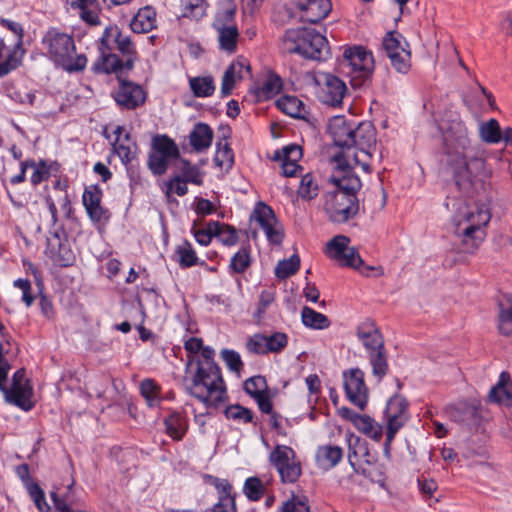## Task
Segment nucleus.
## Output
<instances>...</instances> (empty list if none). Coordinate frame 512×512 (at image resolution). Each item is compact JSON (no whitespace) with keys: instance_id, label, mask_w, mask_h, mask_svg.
Returning <instances> with one entry per match:
<instances>
[{"instance_id":"obj_24","label":"nucleus","mask_w":512,"mask_h":512,"mask_svg":"<svg viewBox=\"0 0 512 512\" xmlns=\"http://www.w3.org/2000/svg\"><path fill=\"white\" fill-rule=\"evenodd\" d=\"M24 50L22 44L12 43L7 45L4 39H0V77L15 70L21 63Z\"/></svg>"},{"instance_id":"obj_30","label":"nucleus","mask_w":512,"mask_h":512,"mask_svg":"<svg viewBox=\"0 0 512 512\" xmlns=\"http://www.w3.org/2000/svg\"><path fill=\"white\" fill-rule=\"evenodd\" d=\"M343 458V449L336 445H322L316 450L315 460L322 470L334 468Z\"/></svg>"},{"instance_id":"obj_59","label":"nucleus","mask_w":512,"mask_h":512,"mask_svg":"<svg viewBox=\"0 0 512 512\" xmlns=\"http://www.w3.org/2000/svg\"><path fill=\"white\" fill-rule=\"evenodd\" d=\"M221 357L231 371L239 372L243 368L241 357L236 351L224 349L221 351Z\"/></svg>"},{"instance_id":"obj_20","label":"nucleus","mask_w":512,"mask_h":512,"mask_svg":"<svg viewBox=\"0 0 512 512\" xmlns=\"http://www.w3.org/2000/svg\"><path fill=\"white\" fill-rule=\"evenodd\" d=\"M355 122L348 120L345 116L338 115L329 119L328 132L332 137L338 151L347 149L351 140V133Z\"/></svg>"},{"instance_id":"obj_61","label":"nucleus","mask_w":512,"mask_h":512,"mask_svg":"<svg viewBox=\"0 0 512 512\" xmlns=\"http://www.w3.org/2000/svg\"><path fill=\"white\" fill-rule=\"evenodd\" d=\"M287 345V336L284 333H275L267 336V352H279Z\"/></svg>"},{"instance_id":"obj_25","label":"nucleus","mask_w":512,"mask_h":512,"mask_svg":"<svg viewBox=\"0 0 512 512\" xmlns=\"http://www.w3.org/2000/svg\"><path fill=\"white\" fill-rule=\"evenodd\" d=\"M357 337L370 353L384 349V342L379 329L371 320L361 322L357 327Z\"/></svg>"},{"instance_id":"obj_21","label":"nucleus","mask_w":512,"mask_h":512,"mask_svg":"<svg viewBox=\"0 0 512 512\" xmlns=\"http://www.w3.org/2000/svg\"><path fill=\"white\" fill-rule=\"evenodd\" d=\"M114 98L117 104L123 108L134 109L142 105L146 97L143 89L139 85L122 81Z\"/></svg>"},{"instance_id":"obj_23","label":"nucleus","mask_w":512,"mask_h":512,"mask_svg":"<svg viewBox=\"0 0 512 512\" xmlns=\"http://www.w3.org/2000/svg\"><path fill=\"white\" fill-rule=\"evenodd\" d=\"M244 389L256 400L258 407L262 412L267 414L272 413V403L270 396L267 393V384L264 377L254 376L249 378L244 383Z\"/></svg>"},{"instance_id":"obj_9","label":"nucleus","mask_w":512,"mask_h":512,"mask_svg":"<svg viewBox=\"0 0 512 512\" xmlns=\"http://www.w3.org/2000/svg\"><path fill=\"white\" fill-rule=\"evenodd\" d=\"M283 482L293 483L301 475V462L294 450L285 445H277L269 456Z\"/></svg>"},{"instance_id":"obj_39","label":"nucleus","mask_w":512,"mask_h":512,"mask_svg":"<svg viewBox=\"0 0 512 512\" xmlns=\"http://www.w3.org/2000/svg\"><path fill=\"white\" fill-rule=\"evenodd\" d=\"M301 320L304 326L314 330H323L330 326L327 316L307 306L302 308Z\"/></svg>"},{"instance_id":"obj_19","label":"nucleus","mask_w":512,"mask_h":512,"mask_svg":"<svg viewBox=\"0 0 512 512\" xmlns=\"http://www.w3.org/2000/svg\"><path fill=\"white\" fill-rule=\"evenodd\" d=\"M302 21L318 23L327 17L332 9L330 0H297Z\"/></svg>"},{"instance_id":"obj_51","label":"nucleus","mask_w":512,"mask_h":512,"mask_svg":"<svg viewBox=\"0 0 512 512\" xmlns=\"http://www.w3.org/2000/svg\"><path fill=\"white\" fill-rule=\"evenodd\" d=\"M27 491L39 512H49L50 506L45 499L43 490L36 483H27Z\"/></svg>"},{"instance_id":"obj_34","label":"nucleus","mask_w":512,"mask_h":512,"mask_svg":"<svg viewBox=\"0 0 512 512\" xmlns=\"http://www.w3.org/2000/svg\"><path fill=\"white\" fill-rule=\"evenodd\" d=\"M217 39L221 51L227 54H233L237 50L239 31L236 25L228 27L215 28Z\"/></svg>"},{"instance_id":"obj_63","label":"nucleus","mask_w":512,"mask_h":512,"mask_svg":"<svg viewBox=\"0 0 512 512\" xmlns=\"http://www.w3.org/2000/svg\"><path fill=\"white\" fill-rule=\"evenodd\" d=\"M187 183L179 175L172 178L167 184V193H174L178 196H184L187 191Z\"/></svg>"},{"instance_id":"obj_46","label":"nucleus","mask_w":512,"mask_h":512,"mask_svg":"<svg viewBox=\"0 0 512 512\" xmlns=\"http://www.w3.org/2000/svg\"><path fill=\"white\" fill-rule=\"evenodd\" d=\"M181 5L184 17L198 20L206 13L207 4L205 0H182Z\"/></svg>"},{"instance_id":"obj_7","label":"nucleus","mask_w":512,"mask_h":512,"mask_svg":"<svg viewBox=\"0 0 512 512\" xmlns=\"http://www.w3.org/2000/svg\"><path fill=\"white\" fill-rule=\"evenodd\" d=\"M343 66L351 77L354 86H360L374 71V58L370 51L362 46L347 48L343 53Z\"/></svg>"},{"instance_id":"obj_47","label":"nucleus","mask_w":512,"mask_h":512,"mask_svg":"<svg viewBox=\"0 0 512 512\" xmlns=\"http://www.w3.org/2000/svg\"><path fill=\"white\" fill-rule=\"evenodd\" d=\"M180 177L184 179L188 183H192L195 185H201L203 182V173L200 169L192 165L191 163L182 160L179 166Z\"/></svg>"},{"instance_id":"obj_45","label":"nucleus","mask_w":512,"mask_h":512,"mask_svg":"<svg viewBox=\"0 0 512 512\" xmlns=\"http://www.w3.org/2000/svg\"><path fill=\"white\" fill-rule=\"evenodd\" d=\"M300 267V258L294 254L289 259L279 261L275 268V275L280 279H286L295 274Z\"/></svg>"},{"instance_id":"obj_1","label":"nucleus","mask_w":512,"mask_h":512,"mask_svg":"<svg viewBox=\"0 0 512 512\" xmlns=\"http://www.w3.org/2000/svg\"><path fill=\"white\" fill-rule=\"evenodd\" d=\"M447 165L457 192H450L445 207L451 213L454 233L461 238L467 250H474L484 240V228L491 218L490 209L487 204L469 202L458 193L469 194L482 188L491 172L478 148L447 157Z\"/></svg>"},{"instance_id":"obj_27","label":"nucleus","mask_w":512,"mask_h":512,"mask_svg":"<svg viewBox=\"0 0 512 512\" xmlns=\"http://www.w3.org/2000/svg\"><path fill=\"white\" fill-rule=\"evenodd\" d=\"M132 66L133 58H127L126 62L122 63L117 55L102 51L101 57L93 64V70L96 73H115L120 77L124 72L130 70Z\"/></svg>"},{"instance_id":"obj_36","label":"nucleus","mask_w":512,"mask_h":512,"mask_svg":"<svg viewBox=\"0 0 512 512\" xmlns=\"http://www.w3.org/2000/svg\"><path fill=\"white\" fill-rule=\"evenodd\" d=\"M498 328L505 336L512 335V301L509 296H503L498 300Z\"/></svg>"},{"instance_id":"obj_32","label":"nucleus","mask_w":512,"mask_h":512,"mask_svg":"<svg viewBox=\"0 0 512 512\" xmlns=\"http://www.w3.org/2000/svg\"><path fill=\"white\" fill-rule=\"evenodd\" d=\"M189 140L194 150L201 152L207 150L213 140L212 129L204 123H198L189 134Z\"/></svg>"},{"instance_id":"obj_26","label":"nucleus","mask_w":512,"mask_h":512,"mask_svg":"<svg viewBox=\"0 0 512 512\" xmlns=\"http://www.w3.org/2000/svg\"><path fill=\"white\" fill-rule=\"evenodd\" d=\"M302 157L301 147L298 145H289L281 151H276L274 159L280 162L282 173L286 177H293L301 168L298 161Z\"/></svg>"},{"instance_id":"obj_3","label":"nucleus","mask_w":512,"mask_h":512,"mask_svg":"<svg viewBox=\"0 0 512 512\" xmlns=\"http://www.w3.org/2000/svg\"><path fill=\"white\" fill-rule=\"evenodd\" d=\"M214 351H203V361L197 362V369L186 382L187 392L207 408H216L227 399L225 384L220 368L213 361Z\"/></svg>"},{"instance_id":"obj_44","label":"nucleus","mask_w":512,"mask_h":512,"mask_svg":"<svg viewBox=\"0 0 512 512\" xmlns=\"http://www.w3.org/2000/svg\"><path fill=\"white\" fill-rule=\"evenodd\" d=\"M211 231L214 232V237L226 246H232L238 240L236 230L229 225L212 222Z\"/></svg>"},{"instance_id":"obj_49","label":"nucleus","mask_w":512,"mask_h":512,"mask_svg":"<svg viewBox=\"0 0 512 512\" xmlns=\"http://www.w3.org/2000/svg\"><path fill=\"white\" fill-rule=\"evenodd\" d=\"M318 185L311 174L302 177L298 193L302 199L311 200L318 195Z\"/></svg>"},{"instance_id":"obj_52","label":"nucleus","mask_w":512,"mask_h":512,"mask_svg":"<svg viewBox=\"0 0 512 512\" xmlns=\"http://www.w3.org/2000/svg\"><path fill=\"white\" fill-rule=\"evenodd\" d=\"M251 264V257L249 250L246 248L240 249L232 258L230 268L233 272L242 273Z\"/></svg>"},{"instance_id":"obj_29","label":"nucleus","mask_w":512,"mask_h":512,"mask_svg":"<svg viewBox=\"0 0 512 512\" xmlns=\"http://www.w3.org/2000/svg\"><path fill=\"white\" fill-rule=\"evenodd\" d=\"M101 190L96 186H90L83 193V204L93 222H99L105 218V210L101 206Z\"/></svg>"},{"instance_id":"obj_33","label":"nucleus","mask_w":512,"mask_h":512,"mask_svg":"<svg viewBox=\"0 0 512 512\" xmlns=\"http://www.w3.org/2000/svg\"><path fill=\"white\" fill-rule=\"evenodd\" d=\"M131 29L136 33H148L156 26V12L152 7L139 9L130 23Z\"/></svg>"},{"instance_id":"obj_18","label":"nucleus","mask_w":512,"mask_h":512,"mask_svg":"<svg viewBox=\"0 0 512 512\" xmlns=\"http://www.w3.org/2000/svg\"><path fill=\"white\" fill-rule=\"evenodd\" d=\"M250 72V64L244 57H237L226 69L222 77L221 93L228 96L246 74Z\"/></svg>"},{"instance_id":"obj_5","label":"nucleus","mask_w":512,"mask_h":512,"mask_svg":"<svg viewBox=\"0 0 512 512\" xmlns=\"http://www.w3.org/2000/svg\"><path fill=\"white\" fill-rule=\"evenodd\" d=\"M49 57L68 72L82 71L87 65L85 54H77L73 38L56 30H50L43 38Z\"/></svg>"},{"instance_id":"obj_11","label":"nucleus","mask_w":512,"mask_h":512,"mask_svg":"<svg viewBox=\"0 0 512 512\" xmlns=\"http://www.w3.org/2000/svg\"><path fill=\"white\" fill-rule=\"evenodd\" d=\"M383 47L392 66L400 73L408 72L411 53L405 38L400 33L390 32L383 39Z\"/></svg>"},{"instance_id":"obj_40","label":"nucleus","mask_w":512,"mask_h":512,"mask_svg":"<svg viewBox=\"0 0 512 512\" xmlns=\"http://www.w3.org/2000/svg\"><path fill=\"white\" fill-rule=\"evenodd\" d=\"M167 434L174 440H181L188 429V423L180 413H173L165 419Z\"/></svg>"},{"instance_id":"obj_53","label":"nucleus","mask_w":512,"mask_h":512,"mask_svg":"<svg viewBox=\"0 0 512 512\" xmlns=\"http://www.w3.org/2000/svg\"><path fill=\"white\" fill-rule=\"evenodd\" d=\"M155 151L166 155L169 158H175L178 155V148L175 143L166 136L156 137L154 140Z\"/></svg>"},{"instance_id":"obj_10","label":"nucleus","mask_w":512,"mask_h":512,"mask_svg":"<svg viewBox=\"0 0 512 512\" xmlns=\"http://www.w3.org/2000/svg\"><path fill=\"white\" fill-rule=\"evenodd\" d=\"M444 144L447 157L476 148L472 144L471 133L466 124L459 118L450 122L444 135Z\"/></svg>"},{"instance_id":"obj_13","label":"nucleus","mask_w":512,"mask_h":512,"mask_svg":"<svg viewBox=\"0 0 512 512\" xmlns=\"http://www.w3.org/2000/svg\"><path fill=\"white\" fill-rule=\"evenodd\" d=\"M318 99L329 106H339L346 94V84L338 77L322 73L315 78Z\"/></svg>"},{"instance_id":"obj_64","label":"nucleus","mask_w":512,"mask_h":512,"mask_svg":"<svg viewBox=\"0 0 512 512\" xmlns=\"http://www.w3.org/2000/svg\"><path fill=\"white\" fill-rule=\"evenodd\" d=\"M213 512H236V506L233 496L220 498L218 503L213 506Z\"/></svg>"},{"instance_id":"obj_14","label":"nucleus","mask_w":512,"mask_h":512,"mask_svg":"<svg viewBox=\"0 0 512 512\" xmlns=\"http://www.w3.org/2000/svg\"><path fill=\"white\" fill-rule=\"evenodd\" d=\"M251 220L263 229L270 243L279 244L282 241V226L268 205L259 203L251 215Z\"/></svg>"},{"instance_id":"obj_56","label":"nucleus","mask_w":512,"mask_h":512,"mask_svg":"<svg viewBox=\"0 0 512 512\" xmlns=\"http://www.w3.org/2000/svg\"><path fill=\"white\" fill-rule=\"evenodd\" d=\"M171 158L155 150L150 154L148 165L154 174L161 175L166 171L167 164Z\"/></svg>"},{"instance_id":"obj_2","label":"nucleus","mask_w":512,"mask_h":512,"mask_svg":"<svg viewBox=\"0 0 512 512\" xmlns=\"http://www.w3.org/2000/svg\"><path fill=\"white\" fill-rule=\"evenodd\" d=\"M351 140L347 149L335 151L330 159L333 167V180L344 185L350 190L360 189L362 183L353 169L360 166L363 171L370 172V160L375 150L376 132L369 122L354 124Z\"/></svg>"},{"instance_id":"obj_60","label":"nucleus","mask_w":512,"mask_h":512,"mask_svg":"<svg viewBox=\"0 0 512 512\" xmlns=\"http://www.w3.org/2000/svg\"><path fill=\"white\" fill-rule=\"evenodd\" d=\"M246 346L252 353L267 354V336L256 334L248 339Z\"/></svg>"},{"instance_id":"obj_22","label":"nucleus","mask_w":512,"mask_h":512,"mask_svg":"<svg viewBox=\"0 0 512 512\" xmlns=\"http://www.w3.org/2000/svg\"><path fill=\"white\" fill-rule=\"evenodd\" d=\"M101 44L107 50L117 48L123 55L132 58L135 53L134 46L127 35H123L117 26L106 27L102 38Z\"/></svg>"},{"instance_id":"obj_15","label":"nucleus","mask_w":512,"mask_h":512,"mask_svg":"<svg viewBox=\"0 0 512 512\" xmlns=\"http://www.w3.org/2000/svg\"><path fill=\"white\" fill-rule=\"evenodd\" d=\"M343 378L348 399L360 409H364L368 401L364 373L358 368H352L343 373Z\"/></svg>"},{"instance_id":"obj_31","label":"nucleus","mask_w":512,"mask_h":512,"mask_svg":"<svg viewBox=\"0 0 512 512\" xmlns=\"http://www.w3.org/2000/svg\"><path fill=\"white\" fill-rule=\"evenodd\" d=\"M489 398L491 401L502 405H512V381L507 372L500 374L498 383L489 393Z\"/></svg>"},{"instance_id":"obj_42","label":"nucleus","mask_w":512,"mask_h":512,"mask_svg":"<svg viewBox=\"0 0 512 512\" xmlns=\"http://www.w3.org/2000/svg\"><path fill=\"white\" fill-rule=\"evenodd\" d=\"M479 135L487 143H498L503 140V131H501L499 123L495 119L481 123Z\"/></svg>"},{"instance_id":"obj_58","label":"nucleus","mask_w":512,"mask_h":512,"mask_svg":"<svg viewBox=\"0 0 512 512\" xmlns=\"http://www.w3.org/2000/svg\"><path fill=\"white\" fill-rule=\"evenodd\" d=\"M0 25L10 31L13 36V43L23 44L24 29L23 26L14 20L0 18Z\"/></svg>"},{"instance_id":"obj_50","label":"nucleus","mask_w":512,"mask_h":512,"mask_svg":"<svg viewBox=\"0 0 512 512\" xmlns=\"http://www.w3.org/2000/svg\"><path fill=\"white\" fill-rule=\"evenodd\" d=\"M370 355V363L372 365L373 374L381 379L384 375H386L388 370L387 360L384 354V349H379L378 351H373L369 353Z\"/></svg>"},{"instance_id":"obj_57","label":"nucleus","mask_w":512,"mask_h":512,"mask_svg":"<svg viewBox=\"0 0 512 512\" xmlns=\"http://www.w3.org/2000/svg\"><path fill=\"white\" fill-rule=\"evenodd\" d=\"M264 492V486L260 479L256 477L248 478L244 485L245 495L252 501H257L261 498Z\"/></svg>"},{"instance_id":"obj_4","label":"nucleus","mask_w":512,"mask_h":512,"mask_svg":"<svg viewBox=\"0 0 512 512\" xmlns=\"http://www.w3.org/2000/svg\"><path fill=\"white\" fill-rule=\"evenodd\" d=\"M283 49L312 60H324L329 56L328 41L313 28H295L285 32Z\"/></svg>"},{"instance_id":"obj_48","label":"nucleus","mask_w":512,"mask_h":512,"mask_svg":"<svg viewBox=\"0 0 512 512\" xmlns=\"http://www.w3.org/2000/svg\"><path fill=\"white\" fill-rule=\"evenodd\" d=\"M176 254L178 256L179 264L182 267H191L197 264L198 258L196 253L192 248V245L188 242H183L182 244L178 245Z\"/></svg>"},{"instance_id":"obj_41","label":"nucleus","mask_w":512,"mask_h":512,"mask_svg":"<svg viewBox=\"0 0 512 512\" xmlns=\"http://www.w3.org/2000/svg\"><path fill=\"white\" fill-rule=\"evenodd\" d=\"M189 85L196 97H209L215 91L214 79L211 76L190 78Z\"/></svg>"},{"instance_id":"obj_17","label":"nucleus","mask_w":512,"mask_h":512,"mask_svg":"<svg viewBox=\"0 0 512 512\" xmlns=\"http://www.w3.org/2000/svg\"><path fill=\"white\" fill-rule=\"evenodd\" d=\"M68 11L77 15L90 26H98L100 21V8L98 0H65Z\"/></svg>"},{"instance_id":"obj_8","label":"nucleus","mask_w":512,"mask_h":512,"mask_svg":"<svg viewBox=\"0 0 512 512\" xmlns=\"http://www.w3.org/2000/svg\"><path fill=\"white\" fill-rule=\"evenodd\" d=\"M386 423V441L384 445V453L389 456L390 445L397 432L409 420V404L401 395L392 396L386 405L384 412Z\"/></svg>"},{"instance_id":"obj_16","label":"nucleus","mask_w":512,"mask_h":512,"mask_svg":"<svg viewBox=\"0 0 512 512\" xmlns=\"http://www.w3.org/2000/svg\"><path fill=\"white\" fill-rule=\"evenodd\" d=\"M346 441L350 465L354 468H362L366 472L364 465L371 466L375 462V456L370 453L366 441L352 432L347 433Z\"/></svg>"},{"instance_id":"obj_43","label":"nucleus","mask_w":512,"mask_h":512,"mask_svg":"<svg viewBox=\"0 0 512 512\" xmlns=\"http://www.w3.org/2000/svg\"><path fill=\"white\" fill-rule=\"evenodd\" d=\"M214 162L220 170L228 171L234 163V154L227 142H219L216 147Z\"/></svg>"},{"instance_id":"obj_37","label":"nucleus","mask_w":512,"mask_h":512,"mask_svg":"<svg viewBox=\"0 0 512 512\" xmlns=\"http://www.w3.org/2000/svg\"><path fill=\"white\" fill-rule=\"evenodd\" d=\"M354 426L359 432L366 435L370 439L379 442L383 436V427L380 423L375 421L369 415L363 414L359 419L356 420Z\"/></svg>"},{"instance_id":"obj_35","label":"nucleus","mask_w":512,"mask_h":512,"mask_svg":"<svg viewBox=\"0 0 512 512\" xmlns=\"http://www.w3.org/2000/svg\"><path fill=\"white\" fill-rule=\"evenodd\" d=\"M236 4L233 0H220L215 18L213 21V28L228 27L235 24Z\"/></svg>"},{"instance_id":"obj_6","label":"nucleus","mask_w":512,"mask_h":512,"mask_svg":"<svg viewBox=\"0 0 512 512\" xmlns=\"http://www.w3.org/2000/svg\"><path fill=\"white\" fill-rule=\"evenodd\" d=\"M331 170L330 180L337 187V190L326 195L325 210L333 222L344 223L353 218L359 210L355 194L360 189L350 190L346 188L345 183L348 184V179L343 181L344 185L337 183L333 180V167H331Z\"/></svg>"},{"instance_id":"obj_54","label":"nucleus","mask_w":512,"mask_h":512,"mask_svg":"<svg viewBox=\"0 0 512 512\" xmlns=\"http://www.w3.org/2000/svg\"><path fill=\"white\" fill-rule=\"evenodd\" d=\"M140 391L149 406H154L158 402L159 388L153 380H143L140 384Z\"/></svg>"},{"instance_id":"obj_55","label":"nucleus","mask_w":512,"mask_h":512,"mask_svg":"<svg viewBox=\"0 0 512 512\" xmlns=\"http://www.w3.org/2000/svg\"><path fill=\"white\" fill-rule=\"evenodd\" d=\"M225 415L228 419H232L239 423H248L252 421V412L240 405L228 406L225 410Z\"/></svg>"},{"instance_id":"obj_28","label":"nucleus","mask_w":512,"mask_h":512,"mask_svg":"<svg viewBox=\"0 0 512 512\" xmlns=\"http://www.w3.org/2000/svg\"><path fill=\"white\" fill-rule=\"evenodd\" d=\"M114 134L116 135L113 143L115 153L124 164L131 162L137 154L136 144L130 139L129 134L124 131L123 127L118 126Z\"/></svg>"},{"instance_id":"obj_12","label":"nucleus","mask_w":512,"mask_h":512,"mask_svg":"<svg viewBox=\"0 0 512 512\" xmlns=\"http://www.w3.org/2000/svg\"><path fill=\"white\" fill-rule=\"evenodd\" d=\"M325 253L340 266L358 268L362 264L357 250L350 246V239L344 235L332 238L326 244Z\"/></svg>"},{"instance_id":"obj_38","label":"nucleus","mask_w":512,"mask_h":512,"mask_svg":"<svg viewBox=\"0 0 512 512\" xmlns=\"http://www.w3.org/2000/svg\"><path fill=\"white\" fill-rule=\"evenodd\" d=\"M276 106L283 113L293 118H303L306 112L303 102L295 96L280 97L276 101Z\"/></svg>"},{"instance_id":"obj_62","label":"nucleus","mask_w":512,"mask_h":512,"mask_svg":"<svg viewBox=\"0 0 512 512\" xmlns=\"http://www.w3.org/2000/svg\"><path fill=\"white\" fill-rule=\"evenodd\" d=\"M212 230V222L208 223L206 228H196V226L193 227V234L196 239V241L203 246H207L211 240L212 237H214V232Z\"/></svg>"}]
</instances>
